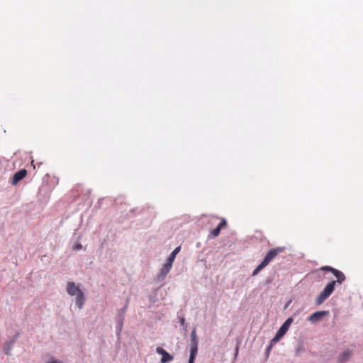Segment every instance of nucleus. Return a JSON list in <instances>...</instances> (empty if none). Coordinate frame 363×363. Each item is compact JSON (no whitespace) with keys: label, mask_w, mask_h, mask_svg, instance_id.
<instances>
[{"label":"nucleus","mask_w":363,"mask_h":363,"mask_svg":"<svg viewBox=\"0 0 363 363\" xmlns=\"http://www.w3.org/2000/svg\"><path fill=\"white\" fill-rule=\"evenodd\" d=\"M47 363H61L59 360L55 359L54 358L50 359Z\"/></svg>","instance_id":"bb28decb"},{"label":"nucleus","mask_w":363,"mask_h":363,"mask_svg":"<svg viewBox=\"0 0 363 363\" xmlns=\"http://www.w3.org/2000/svg\"><path fill=\"white\" fill-rule=\"evenodd\" d=\"M306 351L305 345L303 341H298L295 348V355L300 356Z\"/></svg>","instance_id":"4468645a"},{"label":"nucleus","mask_w":363,"mask_h":363,"mask_svg":"<svg viewBox=\"0 0 363 363\" xmlns=\"http://www.w3.org/2000/svg\"><path fill=\"white\" fill-rule=\"evenodd\" d=\"M293 318H287L279 328L274 337L272 339V343H277L286 333L291 324L293 323Z\"/></svg>","instance_id":"7ed1b4c3"},{"label":"nucleus","mask_w":363,"mask_h":363,"mask_svg":"<svg viewBox=\"0 0 363 363\" xmlns=\"http://www.w3.org/2000/svg\"><path fill=\"white\" fill-rule=\"evenodd\" d=\"M172 267V264L166 261L157 275L158 281H163Z\"/></svg>","instance_id":"0eeeda50"},{"label":"nucleus","mask_w":363,"mask_h":363,"mask_svg":"<svg viewBox=\"0 0 363 363\" xmlns=\"http://www.w3.org/2000/svg\"><path fill=\"white\" fill-rule=\"evenodd\" d=\"M72 249L75 251H77V250H82V245L78 242H76L73 246H72Z\"/></svg>","instance_id":"393cba45"},{"label":"nucleus","mask_w":363,"mask_h":363,"mask_svg":"<svg viewBox=\"0 0 363 363\" xmlns=\"http://www.w3.org/2000/svg\"><path fill=\"white\" fill-rule=\"evenodd\" d=\"M13 347V341H6L4 345V351L6 355L11 354V350Z\"/></svg>","instance_id":"f3484780"},{"label":"nucleus","mask_w":363,"mask_h":363,"mask_svg":"<svg viewBox=\"0 0 363 363\" xmlns=\"http://www.w3.org/2000/svg\"><path fill=\"white\" fill-rule=\"evenodd\" d=\"M27 175V170L26 169H20L19 171H17L16 173H14L11 184L13 185L17 184L20 181H21L23 179L26 177Z\"/></svg>","instance_id":"9d476101"},{"label":"nucleus","mask_w":363,"mask_h":363,"mask_svg":"<svg viewBox=\"0 0 363 363\" xmlns=\"http://www.w3.org/2000/svg\"><path fill=\"white\" fill-rule=\"evenodd\" d=\"M337 363H345V362H340V361L337 359Z\"/></svg>","instance_id":"c756f323"},{"label":"nucleus","mask_w":363,"mask_h":363,"mask_svg":"<svg viewBox=\"0 0 363 363\" xmlns=\"http://www.w3.org/2000/svg\"><path fill=\"white\" fill-rule=\"evenodd\" d=\"M91 190L90 189H83L82 190V194L83 195L84 199H87L90 194H91Z\"/></svg>","instance_id":"4be33fe9"},{"label":"nucleus","mask_w":363,"mask_h":363,"mask_svg":"<svg viewBox=\"0 0 363 363\" xmlns=\"http://www.w3.org/2000/svg\"><path fill=\"white\" fill-rule=\"evenodd\" d=\"M146 211H148V208L145 209V211L143 212V213H145Z\"/></svg>","instance_id":"7c9ffc66"},{"label":"nucleus","mask_w":363,"mask_h":363,"mask_svg":"<svg viewBox=\"0 0 363 363\" xmlns=\"http://www.w3.org/2000/svg\"><path fill=\"white\" fill-rule=\"evenodd\" d=\"M238 350H239V347H238V346H237L236 350H235V357H236V356L238 355Z\"/></svg>","instance_id":"c85d7f7f"},{"label":"nucleus","mask_w":363,"mask_h":363,"mask_svg":"<svg viewBox=\"0 0 363 363\" xmlns=\"http://www.w3.org/2000/svg\"><path fill=\"white\" fill-rule=\"evenodd\" d=\"M84 188H82L81 184H76L73 189H72V192L74 194V196H79L82 194V190H83Z\"/></svg>","instance_id":"a211bd4d"},{"label":"nucleus","mask_w":363,"mask_h":363,"mask_svg":"<svg viewBox=\"0 0 363 363\" xmlns=\"http://www.w3.org/2000/svg\"><path fill=\"white\" fill-rule=\"evenodd\" d=\"M19 335H20V333L16 332V333L12 337V338L9 341H13V345H14L17 338L18 337Z\"/></svg>","instance_id":"a878e982"},{"label":"nucleus","mask_w":363,"mask_h":363,"mask_svg":"<svg viewBox=\"0 0 363 363\" xmlns=\"http://www.w3.org/2000/svg\"><path fill=\"white\" fill-rule=\"evenodd\" d=\"M334 276L337 278L336 283L342 284L346 279L345 275L341 271L336 269L333 273Z\"/></svg>","instance_id":"2eb2a0df"},{"label":"nucleus","mask_w":363,"mask_h":363,"mask_svg":"<svg viewBox=\"0 0 363 363\" xmlns=\"http://www.w3.org/2000/svg\"><path fill=\"white\" fill-rule=\"evenodd\" d=\"M265 267V266L261 262L252 272V276H256L258 273Z\"/></svg>","instance_id":"aec40b11"},{"label":"nucleus","mask_w":363,"mask_h":363,"mask_svg":"<svg viewBox=\"0 0 363 363\" xmlns=\"http://www.w3.org/2000/svg\"><path fill=\"white\" fill-rule=\"evenodd\" d=\"M67 294L71 296H76L79 291H82V290L76 286V284L74 282H68L67 284L66 288Z\"/></svg>","instance_id":"9b49d317"},{"label":"nucleus","mask_w":363,"mask_h":363,"mask_svg":"<svg viewBox=\"0 0 363 363\" xmlns=\"http://www.w3.org/2000/svg\"><path fill=\"white\" fill-rule=\"evenodd\" d=\"M84 303H85V296H84L83 291H79V293H78L76 295L75 303L78 306V308L79 309H81L84 306Z\"/></svg>","instance_id":"f8f14e48"},{"label":"nucleus","mask_w":363,"mask_h":363,"mask_svg":"<svg viewBox=\"0 0 363 363\" xmlns=\"http://www.w3.org/2000/svg\"><path fill=\"white\" fill-rule=\"evenodd\" d=\"M285 250L284 247H278L276 248H272L269 250L267 254L264 257L263 260L261 262L265 267L269 264V263L273 260L279 253L283 252Z\"/></svg>","instance_id":"20e7f679"},{"label":"nucleus","mask_w":363,"mask_h":363,"mask_svg":"<svg viewBox=\"0 0 363 363\" xmlns=\"http://www.w3.org/2000/svg\"><path fill=\"white\" fill-rule=\"evenodd\" d=\"M144 211H145L144 208L137 207V208L131 209L129 213L133 214V216H137L139 214H143Z\"/></svg>","instance_id":"6ab92c4d"},{"label":"nucleus","mask_w":363,"mask_h":363,"mask_svg":"<svg viewBox=\"0 0 363 363\" xmlns=\"http://www.w3.org/2000/svg\"><path fill=\"white\" fill-rule=\"evenodd\" d=\"M156 352L157 354L162 355V358L160 359L161 363H169L174 359V357L172 354L160 347H157L156 348Z\"/></svg>","instance_id":"6e6552de"},{"label":"nucleus","mask_w":363,"mask_h":363,"mask_svg":"<svg viewBox=\"0 0 363 363\" xmlns=\"http://www.w3.org/2000/svg\"><path fill=\"white\" fill-rule=\"evenodd\" d=\"M351 355H352V352L350 350L347 349L339 354L337 359L340 362H346L349 360Z\"/></svg>","instance_id":"ddd939ff"},{"label":"nucleus","mask_w":363,"mask_h":363,"mask_svg":"<svg viewBox=\"0 0 363 363\" xmlns=\"http://www.w3.org/2000/svg\"><path fill=\"white\" fill-rule=\"evenodd\" d=\"M226 225V220L225 218H222L220 223L218 225V226L210 232L208 236V239H213L218 237L220 233L221 229L225 227Z\"/></svg>","instance_id":"1a4fd4ad"},{"label":"nucleus","mask_w":363,"mask_h":363,"mask_svg":"<svg viewBox=\"0 0 363 363\" xmlns=\"http://www.w3.org/2000/svg\"><path fill=\"white\" fill-rule=\"evenodd\" d=\"M291 300H290V301H289L286 303V305H285V306H284V308H286L289 306V304H290V303H291Z\"/></svg>","instance_id":"cd10ccee"},{"label":"nucleus","mask_w":363,"mask_h":363,"mask_svg":"<svg viewBox=\"0 0 363 363\" xmlns=\"http://www.w3.org/2000/svg\"><path fill=\"white\" fill-rule=\"evenodd\" d=\"M330 313L329 311H315L308 317V320L312 324H315L323 320V318Z\"/></svg>","instance_id":"423d86ee"},{"label":"nucleus","mask_w":363,"mask_h":363,"mask_svg":"<svg viewBox=\"0 0 363 363\" xmlns=\"http://www.w3.org/2000/svg\"><path fill=\"white\" fill-rule=\"evenodd\" d=\"M128 301H129V300L128 298L125 306L122 308L118 310V315L116 316L117 333L118 334H120V333L121 332L122 328H123V323H124V319H125V311H126L127 308L128 306Z\"/></svg>","instance_id":"39448f33"},{"label":"nucleus","mask_w":363,"mask_h":363,"mask_svg":"<svg viewBox=\"0 0 363 363\" xmlns=\"http://www.w3.org/2000/svg\"><path fill=\"white\" fill-rule=\"evenodd\" d=\"M190 355L188 363H194L196 355L198 354L199 341L196 335V329L194 328L191 333L190 340Z\"/></svg>","instance_id":"f257e3e1"},{"label":"nucleus","mask_w":363,"mask_h":363,"mask_svg":"<svg viewBox=\"0 0 363 363\" xmlns=\"http://www.w3.org/2000/svg\"><path fill=\"white\" fill-rule=\"evenodd\" d=\"M276 343H272V340H270V342H269V345L266 348V350H265V353H266V355H267V357H269V354H270V352L273 347V346L275 345Z\"/></svg>","instance_id":"b1692460"},{"label":"nucleus","mask_w":363,"mask_h":363,"mask_svg":"<svg viewBox=\"0 0 363 363\" xmlns=\"http://www.w3.org/2000/svg\"><path fill=\"white\" fill-rule=\"evenodd\" d=\"M181 250V246H178L172 252V253L170 254V255L168 257V258L167 259V262H168L170 264H173L174 259H175V257L177 256V255L180 252Z\"/></svg>","instance_id":"dca6fc26"},{"label":"nucleus","mask_w":363,"mask_h":363,"mask_svg":"<svg viewBox=\"0 0 363 363\" xmlns=\"http://www.w3.org/2000/svg\"><path fill=\"white\" fill-rule=\"evenodd\" d=\"M320 270L324 271V272H330L333 274L334 271H335L336 269H335L330 266H323L320 268Z\"/></svg>","instance_id":"5701e85b"},{"label":"nucleus","mask_w":363,"mask_h":363,"mask_svg":"<svg viewBox=\"0 0 363 363\" xmlns=\"http://www.w3.org/2000/svg\"><path fill=\"white\" fill-rule=\"evenodd\" d=\"M336 281L333 280L329 282L315 298V304H322L334 291Z\"/></svg>","instance_id":"f03ea898"},{"label":"nucleus","mask_w":363,"mask_h":363,"mask_svg":"<svg viewBox=\"0 0 363 363\" xmlns=\"http://www.w3.org/2000/svg\"><path fill=\"white\" fill-rule=\"evenodd\" d=\"M179 324L184 328V330H187L188 325L186 323L185 318L183 316H178Z\"/></svg>","instance_id":"412c9836"}]
</instances>
